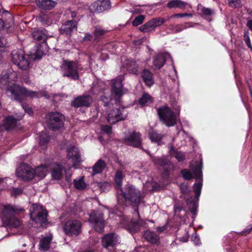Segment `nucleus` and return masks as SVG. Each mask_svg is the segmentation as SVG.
I'll return each instance as SVG.
<instances>
[{
	"label": "nucleus",
	"mask_w": 252,
	"mask_h": 252,
	"mask_svg": "<svg viewBox=\"0 0 252 252\" xmlns=\"http://www.w3.org/2000/svg\"><path fill=\"white\" fill-rule=\"evenodd\" d=\"M124 177L125 175L122 170H118L116 171L114 181L117 189L118 203L122 205H124V202L126 201L131 202L136 205L139 204L141 199L140 193L132 186L127 185L125 191L122 189V180Z\"/></svg>",
	"instance_id": "f257e3e1"
},
{
	"label": "nucleus",
	"mask_w": 252,
	"mask_h": 252,
	"mask_svg": "<svg viewBox=\"0 0 252 252\" xmlns=\"http://www.w3.org/2000/svg\"><path fill=\"white\" fill-rule=\"evenodd\" d=\"M190 167L194 174V178L196 179L199 180V181L198 183H195L193 186V191L195 196L193 197L191 196L190 198H187V203L190 211L193 214H195L202 187V174L201 165L199 162L196 163L195 167H194L193 164L191 163Z\"/></svg>",
	"instance_id": "f03ea898"
},
{
	"label": "nucleus",
	"mask_w": 252,
	"mask_h": 252,
	"mask_svg": "<svg viewBox=\"0 0 252 252\" xmlns=\"http://www.w3.org/2000/svg\"><path fill=\"white\" fill-rule=\"evenodd\" d=\"M66 152V160L63 162V164H64V171L66 174V180L69 182L71 175V168H78L83 159L78 148L75 145L67 147Z\"/></svg>",
	"instance_id": "7ed1b4c3"
},
{
	"label": "nucleus",
	"mask_w": 252,
	"mask_h": 252,
	"mask_svg": "<svg viewBox=\"0 0 252 252\" xmlns=\"http://www.w3.org/2000/svg\"><path fill=\"white\" fill-rule=\"evenodd\" d=\"M173 109L174 111H172L168 106L164 105L158 110L160 120L167 126H173L176 124L177 116L180 113V107L177 106Z\"/></svg>",
	"instance_id": "20e7f679"
},
{
	"label": "nucleus",
	"mask_w": 252,
	"mask_h": 252,
	"mask_svg": "<svg viewBox=\"0 0 252 252\" xmlns=\"http://www.w3.org/2000/svg\"><path fill=\"white\" fill-rule=\"evenodd\" d=\"M60 68L61 72L64 77L73 80L79 79V70L81 69V68L77 62L64 60Z\"/></svg>",
	"instance_id": "39448f33"
},
{
	"label": "nucleus",
	"mask_w": 252,
	"mask_h": 252,
	"mask_svg": "<svg viewBox=\"0 0 252 252\" xmlns=\"http://www.w3.org/2000/svg\"><path fill=\"white\" fill-rule=\"evenodd\" d=\"M6 93L12 98L18 101H21L28 96L32 97L39 96L36 92L28 91L24 88H21L15 84L8 86L6 90Z\"/></svg>",
	"instance_id": "423d86ee"
},
{
	"label": "nucleus",
	"mask_w": 252,
	"mask_h": 252,
	"mask_svg": "<svg viewBox=\"0 0 252 252\" xmlns=\"http://www.w3.org/2000/svg\"><path fill=\"white\" fill-rule=\"evenodd\" d=\"M0 210L1 211L2 221L6 226L9 228H17L20 226V220L13 217L15 210L11 206L0 205Z\"/></svg>",
	"instance_id": "0eeeda50"
},
{
	"label": "nucleus",
	"mask_w": 252,
	"mask_h": 252,
	"mask_svg": "<svg viewBox=\"0 0 252 252\" xmlns=\"http://www.w3.org/2000/svg\"><path fill=\"white\" fill-rule=\"evenodd\" d=\"M124 76L123 75H119L116 79L113 81L111 97L105 96H101V100L103 102L105 106L107 105L110 100L112 98L116 100H118L125 93L122 84Z\"/></svg>",
	"instance_id": "6e6552de"
},
{
	"label": "nucleus",
	"mask_w": 252,
	"mask_h": 252,
	"mask_svg": "<svg viewBox=\"0 0 252 252\" xmlns=\"http://www.w3.org/2000/svg\"><path fill=\"white\" fill-rule=\"evenodd\" d=\"M31 218L36 223L42 225L47 220V213L43 206L38 204H33L31 208Z\"/></svg>",
	"instance_id": "1a4fd4ad"
},
{
	"label": "nucleus",
	"mask_w": 252,
	"mask_h": 252,
	"mask_svg": "<svg viewBox=\"0 0 252 252\" xmlns=\"http://www.w3.org/2000/svg\"><path fill=\"white\" fill-rule=\"evenodd\" d=\"M13 63L22 70H27L29 68L28 58L25 56V53L21 49L15 50L11 53Z\"/></svg>",
	"instance_id": "9d476101"
},
{
	"label": "nucleus",
	"mask_w": 252,
	"mask_h": 252,
	"mask_svg": "<svg viewBox=\"0 0 252 252\" xmlns=\"http://www.w3.org/2000/svg\"><path fill=\"white\" fill-rule=\"evenodd\" d=\"M127 117V113L124 108L112 109L107 110L106 117L110 124H114L117 122L125 120Z\"/></svg>",
	"instance_id": "9b49d317"
},
{
	"label": "nucleus",
	"mask_w": 252,
	"mask_h": 252,
	"mask_svg": "<svg viewBox=\"0 0 252 252\" xmlns=\"http://www.w3.org/2000/svg\"><path fill=\"white\" fill-rule=\"evenodd\" d=\"M63 229L66 235L76 236L81 232V223L77 220H69L65 223Z\"/></svg>",
	"instance_id": "f8f14e48"
},
{
	"label": "nucleus",
	"mask_w": 252,
	"mask_h": 252,
	"mask_svg": "<svg viewBox=\"0 0 252 252\" xmlns=\"http://www.w3.org/2000/svg\"><path fill=\"white\" fill-rule=\"evenodd\" d=\"M89 222L95 230L102 232L104 226L102 215L98 212H94L90 215Z\"/></svg>",
	"instance_id": "ddd939ff"
},
{
	"label": "nucleus",
	"mask_w": 252,
	"mask_h": 252,
	"mask_svg": "<svg viewBox=\"0 0 252 252\" xmlns=\"http://www.w3.org/2000/svg\"><path fill=\"white\" fill-rule=\"evenodd\" d=\"M16 174L17 177L24 181H29L34 177L33 170L25 163H23L18 167Z\"/></svg>",
	"instance_id": "4468645a"
},
{
	"label": "nucleus",
	"mask_w": 252,
	"mask_h": 252,
	"mask_svg": "<svg viewBox=\"0 0 252 252\" xmlns=\"http://www.w3.org/2000/svg\"><path fill=\"white\" fill-rule=\"evenodd\" d=\"M64 117L59 112L51 113L48 115V124L52 129H58L63 126Z\"/></svg>",
	"instance_id": "2eb2a0df"
},
{
	"label": "nucleus",
	"mask_w": 252,
	"mask_h": 252,
	"mask_svg": "<svg viewBox=\"0 0 252 252\" xmlns=\"http://www.w3.org/2000/svg\"><path fill=\"white\" fill-rule=\"evenodd\" d=\"M165 20L161 17L153 18L144 25H142L140 27V30L144 32H148L152 31L155 29L163 24Z\"/></svg>",
	"instance_id": "dca6fc26"
},
{
	"label": "nucleus",
	"mask_w": 252,
	"mask_h": 252,
	"mask_svg": "<svg viewBox=\"0 0 252 252\" xmlns=\"http://www.w3.org/2000/svg\"><path fill=\"white\" fill-rule=\"evenodd\" d=\"M126 144L127 145L139 147L141 145V138L139 133L132 132L126 135L124 139Z\"/></svg>",
	"instance_id": "f3484780"
},
{
	"label": "nucleus",
	"mask_w": 252,
	"mask_h": 252,
	"mask_svg": "<svg viewBox=\"0 0 252 252\" xmlns=\"http://www.w3.org/2000/svg\"><path fill=\"white\" fill-rule=\"evenodd\" d=\"M63 168H64V165H63L57 163H51L49 164V169L51 170V175L52 177L55 180H60L63 177ZM64 171V169H63ZM65 176L66 174L65 171Z\"/></svg>",
	"instance_id": "a211bd4d"
},
{
	"label": "nucleus",
	"mask_w": 252,
	"mask_h": 252,
	"mask_svg": "<svg viewBox=\"0 0 252 252\" xmlns=\"http://www.w3.org/2000/svg\"><path fill=\"white\" fill-rule=\"evenodd\" d=\"M102 243L103 246L105 248L109 247H113L119 243V239L117 235L115 233H111L105 235L102 238Z\"/></svg>",
	"instance_id": "6ab92c4d"
},
{
	"label": "nucleus",
	"mask_w": 252,
	"mask_h": 252,
	"mask_svg": "<svg viewBox=\"0 0 252 252\" xmlns=\"http://www.w3.org/2000/svg\"><path fill=\"white\" fill-rule=\"evenodd\" d=\"M93 101L92 98L89 95H84L76 97L72 103L74 107H89Z\"/></svg>",
	"instance_id": "aec40b11"
},
{
	"label": "nucleus",
	"mask_w": 252,
	"mask_h": 252,
	"mask_svg": "<svg viewBox=\"0 0 252 252\" xmlns=\"http://www.w3.org/2000/svg\"><path fill=\"white\" fill-rule=\"evenodd\" d=\"M77 30V23L73 20L65 22L61 27L60 31L61 34L70 35L72 32Z\"/></svg>",
	"instance_id": "412c9836"
},
{
	"label": "nucleus",
	"mask_w": 252,
	"mask_h": 252,
	"mask_svg": "<svg viewBox=\"0 0 252 252\" xmlns=\"http://www.w3.org/2000/svg\"><path fill=\"white\" fill-rule=\"evenodd\" d=\"M16 73L13 71L9 72H3L0 78V83L3 85H7L12 83L17 80Z\"/></svg>",
	"instance_id": "4be33fe9"
},
{
	"label": "nucleus",
	"mask_w": 252,
	"mask_h": 252,
	"mask_svg": "<svg viewBox=\"0 0 252 252\" xmlns=\"http://www.w3.org/2000/svg\"><path fill=\"white\" fill-rule=\"evenodd\" d=\"M35 2L38 7L44 10H50L57 4L55 1L51 0H36Z\"/></svg>",
	"instance_id": "5701e85b"
},
{
	"label": "nucleus",
	"mask_w": 252,
	"mask_h": 252,
	"mask_svg": "<svg viewBox=\"0 0 252 252\" xmlns=\"http://www.w3.org/2000/svg\"><path fill=\"white\" fill-rule=\"evenodd\" d=\"M49 169V165H41L37 167L34 170H33L34 177H37L41 179L45 177L48 169Z\"/></svg>",
	"instance_id": "b1692460"
},
{
	"label": "nucleus",
	"mask_w": 252,
	"mask_h": 252,
	"mask_svg": "<svg viewBox=\"0 0 252 252\" xmlns=\"http://www.w3.org/2000/svg\"><path fill=\"white\" fill-rule=\"evenodd\" d=\"M36 20L43 26H49L53 22L52 15L46 13H42L36 18Z\"/></svg>",
	"instance_id": "393cba45"
},
{
	"label": "nucleus",
	"mask_w": 252,
	"mask_h": 252,
	"mask_svg": "<svg viewBox=\"0 0 252 252\" xmlns=\"http://www.w3.org/2000/svg\"><path fill=\"white\" fill-rule=\"evenodd\" d=\"M168 56L166 54L158 55L154 61L153 67L155 69H159L165 63L166 57Z\"/></svg>",
	"instance_id": "a878e982"
},
{
	"label": "nucleus",
	"mask_w": 252,
	"mask_h": 252,
	"mask_svg": "<svg viewBox=\"0 0 252 252\" xmlns=\"http://www.w3.org/2000/svg\"><path fill=\"white\" fill-rule=\"evenodd\" d=\"M17 119L12 116H7L5 118L3 122V126L7 130L13 128L16 125Z\"/></svg>",
	"instance_id": "bb28decb"
},
{
	"label": "nucleus",
	"mask_w": 252,
	"mask_h": 252,
	"mask_svg": "<svg viewBox=\"0 0 252 252\" xmlns=\"http://www.w3.org/2000/svg\"><path fill=\"white\" fill-rule=\"evenodd\" d=\"M187 5V2L181 0H172L167 3V7L170 9L179 8L183 9Z\"/></svg>",
	"instance_id": "cd10ccee"
},
{
	"label": "nucleus",
	"mask_w": 252,
	"mask_h": 252,
	"mask_svg": "<svg viewBox=\"0 0 252 252\" xmlns=\"http://www.w3.org/2000/svg\"><path fill=\"white\" fill-rule=\"evenodd\" d=\"M52 240L51 236H48L43 238L39 243V249L43 252L48 251L50 248V245Z\"/></svg>",
	"instance_id": "c85d7f7f"
},
{
	"label": "nucleus",
	"mask_w": 252,
	"mask_h": 252,
	"mask_svg": "<svg viewBox=\"0 0 252 252\" xmlns=\"http://www.w3.org/2000/svg\"><path fill=\"white\" fill-rule=\"evenodd\" d=\"M106 166L105 162L102 159H99L92 168L93 175L101 173Z\"/></svg>",
	"instance_id": "c756f323"
},
{
	"label": "nucleus",
	"mask_w": 252,
	"mask_h": 252,
	"mask_svg": "<svg viewBox=\"0 0 252 252\" xmlns=\"http://www.w3.org/2000/svg\"><path fill=\"white\" fill-rule=\"evenodd\" d=\"M141 76L147 85L151 86L154 84L153 75L149 70H144L142 72Z\"/></svg>",
	"instance_id": "7c9ffc66"
},
{
	"label": "nucleus",
	"mask_w": 252,
	"mask_h": 252,
	"mask_svg": "<svg viewBox=\"0 0 252 252\" xmlns=\"http://www.w3.org/2000/svg\"><path fill=\"white\" fill-rule=\"evenodd\" d=\"M143 224L144 221L141 220H138L137 222L132 221L127 226V229L130 233L133 234L137 232Z\"/></svg>",
	"instance_id": "2f4dec72"
},
{
	"label": "nucleus",
	"mask_w": 252,
	"mask_h": 252,
	"mask_svg": "<svg viewBox=\"0 0 252 252\" xmlns=\"http://www.w3.org/2000/svg\"><path fill=\"white\" fill-rule=\"evenodd\" d=\"M144 237L148 241L153 244L157 243L159 240V237L153 232L150 231H145Z\"/></svg>",
	"instance_id": "473e14b6"
},
{
	"label": "nucleus",
	"mask_w": 252,
	"mask_h": 252,
	"mask_svg": "<svg viewBox=\"0 0 252 252\" xmlns=\"http://www.w3.org/2000/svg\"><path fill=\"white\" fill-rule=\"evenodd\" d=\"M32 37L34 39L40 41H44L47 38L45 31L36 30L32 33Z\"/></svg>",
	"instance_id": "72a5a7b5"
},
{
	"label": "nucleus",
	"mask_w": 252,
	"mask_h": 252,
	"mask_svg": "<svg viewBox=\"0 0 252 252\" xmlns=\"http://www.w3.org/2000/svg\"><path fill=\"white\" fill-rule=\"evenodd\" d=\"M124 65L126 66V68L127 70L133 74L136 73L137 71V67L135 62L130 60H127L126 61Z\"/></svg>",
	"instance_id": "f704fd0d"
},
{
	"label": "nucleus",
	"mask_w": 252,
	"mask_h": 252,
	"mask_svg": "<svg viewBox=\"0 0 252 252\" xmlns=\"http://www.w3.org/2000/svg\"><path fill=\"white\" fill-rule=\"evenodd\" d=\"M124 65L126 66V68L127 70L133 74L136 73L137 71V67L135 62L130 60H127L126 61Z\"/></svg>",
	"instance_id": "c9c22d12"
},
{
	"label": "nucleus",
	"mask_w": 252,
	"mask_h": 252,
	"mask_svg": "<svg viewBox=\"0 0 252 252\" xmlns=\"http://www.w3.org/2000/svg\"><path fill=\"white\" fill-rule=\"evenodd\" d=\"M74 185L75 188L79 190L84 189L87 186L86 184L84 181V177H79L78 179L74 180Z\"/></svg>",
	"instance_id": "e433bc0d"
},
{
	"label": "nucleus",
	"mask_w": 252,
	"mask_h": 252,
	"mask_svg": "<svg viewBox=\"0 0 252 252\" xmlns=\"http://www.w3.org/2000/svg\"><path fill=\"white\" fill-rule=\"evenodd\" d=\"M152 101L151 97L148 94H144L139 99V102L141 105H148Z\"/></svg>",
	"instance_id": "4c0bfd02"
},
{
	"label": "nucleus",
	"mask_w": 252,
	"mask_h": 252,
	"mask_svg": "<svg viewBox=\"0 0 252 252\" xmlns=\"http://www.w3.org/2000/svg\"><path fill=\"white\" fill-rule=\"evenodd\" d=\"M49 137L45 132H42L39 135V145L44 148L45 145L49 141Z\"/></svg>",
	"instance_id": "58836bf2"
},
{
	"label": "nucleus",
	"mask_w": 252,
	"mask_h": 252,
	"mask_svg": "<svg viewBox=\"0 0 252 252\" xmlns=\"http://www.w3.org/2000/svg\"><path fill=\"white\" fill-rule=\"evenodd\" d=\"M98 1L100 3L99 4L101 12L111 8V3L109 0H98Z\"/></svg>",
	"instance_id": "ea45409f"
},
{
	"label": "nucleus",
	"mask_w": 252,
	"mask_h": 252,
	"mask_svg": "<svg viewBox=\"0 0 252 252\" xmlns=\"http://www.w3.org/2000/svg\"><path fill=\"white\" fill-rule=\"evenodd\" d=\"M99 4H100V3L99 2L98 0L93 2L90 6V10L93 12H101Z\"/></svg>",
	"instance_id": "a19ab883"
},
{
	"label": "nucleus",
	"mask_w": 252,
	"mask_h": 252,
	"mask_svg": "<svg viewBox=\"0 0 252 252\" xmlns=\"http://www.w3.org/2000/svg\"><path fill=\"white\" fill-rule=\"evenodd\" d=\"M180 189L182 192V197L187 198L188 195L191 193L190 190L189 189L188 186L187 184H183L180 186Z\"/></svg>",
	"instance_id": "79ce46f5"
},
{
	"label": "nucleus",
	"mask_w": 252,
	"mask_h": 252,
	"mask_svg": "<svg viewBox=\"0 0 252 252\" xmlns=\"http://www.w3.org/2000/svg\"><path fill=\"white\" fill-rule=\"evenodd\" d=\"M149 135L152 141L159 143L161 139V136L160 134H158L156 132L152 131L150 132Z\"/></svg>",
	"instance_id": "37998d69"
},
{
	"label": "nucleus",
	"mask_w": 252,
	"mask_h": 252,
	"mask_svg": "<svg viewBox=\"0 0 252 252\" xmlns=\"http://www.w3.org/2000/svg\"><path fill=\"white\" fill-rule=\"evenodd\" d=\"M98 187L103 191L109 190L111 188V184L108 182H100L97 183Z\"/></svg>",
	"instance_id": "c03bdc74"
},
{
	"label": "nucleus",
	"mask_w": 252,
	"mask_h": 252,
	"mask_svg": "<svg viewBox=\"0 0 252 252\" xmlns=\"http://www.w3.org/2000/svg\"><path fill=\"white\" fill-rule=\"evenodd\" d=\"M244 40L248 48L252 51V46L251 43L250 38L249 35V32L245 31L244 34Z\"/></svg>",
	"instance_id": "a18cd8bd"
},
{
	"label": "nucleus",
	"mask_w": 252,
	"mask_h": 252,
	"mask_svg": "<svg viewBox=\"0 0 252 252\" xmlns=\"http://www.w3.org/2000/svg\"><path fill=\"white\" fill-rule=\"evenodd\" d=\"M144 20V16L140 15L135 18L132 22V25L133 26H137L141 24Z\"/></svg>",
	"instance_id": "49530a36"
},
{
	"label": "nucleus",
	"mask_w": 252,
	"mask_h": 252,
	"mask_svg": "<svg viewBox=\"0 0 252 252\" xmlns=\"http://www.w3.org/2000/svg\"><path fill=\"white\" fill-rule=\"evenodd\" d=\"M106 31L102 29L100 27H97L95 28L94 34L96 38L103 35Z\"/></svg>",
	"instance_id": "de8ad7c7"
},
{
	"label": "nucleus",
	"mask_w": 252,
	"mask_h": 252,
	"mask_svg": "<svg viewBox=\"0 0 252 252\" xmlns=\"http://www.w3.org/2000/svg\"><path fill=\"white\" fill-rule=\"evenodd\" d=\"M181 173L183 177L187 180H189L192 178L191 173L187 169L183 170Z\"/></svg>",
	"instance_id": "09e8293b"
},
{
	"label": "nucleus",
	"mask_w": 252,
	"mask_h": 252,
	"mask_svg": "<svg viewBox=\"0 0 252 252\" xmlns=\"http://www.w3.org/2000/svg\"><path fill=\"white\" fill-rule=\"evenodd\" d=\"M111 127L108 126H101V132L103 134L109 135L111 133Z\"/></svg>",
	"instance_id": "8fccbe9b"
},
{
	"label": "nucleus",
	"mask_w": 252,
	"mask_h": 252,
	"mask_svg": "<svg viewBox=\"0 0 252 252\" xmlns=\"http://www.w3.org/2000/svg\"><path fill=\"white\" fill-rule=\"evenodd\" d=\"M192 15L191 14H188V13H178V14H175L171 16L170 17V18H182L185 16H188L189 17H192Z\"/></svg>",
	"instance_id": "3c124183"
},
{
	"label": "nucleus",
	"mask_w": 252,
	"mask_h": 252,
	"mask_svg": "<svg viewBox=\"0 0 252 252\" xmlns=\"http://www.w3.org/2000/svg\"><path fill=\"white\" fill-rule=\"evenodd\" d=\"M43 55V52L41 50L38 49L36 52L33 55L34 59H39Z\"/></svg>",
	"instance_id": "603ef678"
},
{
	"label": "nucleus",
	"mask_w": 252,
	"mask_h": 252,
	"mask_svg": "<svg viewBox=\"0 0 252 252\" xmlns=\"http://www.w3.org/2000/svg\"><path fill=\"white\" fill-rule=\"evenodd\" d=\"M229 4L232 7H236L239 5V0H228Z\"/></svg>",
	"instance_id": "864d4df0"
},
{
	"label": "nucleus",
	"mask_w": 252,
	"mask_h": 252,
	"mask_svg": "<svg viewBox=\"0 0 252 252\" xmlns=\"http://www.w3.org/2000/svg\"><path fill=\"white\" fill-rule=\"evenodd\" d=\"M23 108L25 111L30 115H32L33 114V111L31 107L26 104H22Z\"/></svg>",
	"instance_id": "5fc2aeb1"
},
{
	"label": "nucleus",
	"mask_w": 252,
	"mask_h": 252,
	"mask_svg": "<svg viewBox=\"0 0 252 252\" xmlns=\"http://www.w3.org/2000/svg\"><path fill=\"white\" fill-rule=\"evenodd\" d=\"M175 158L178 161H182L185 158V155L183 153L178 152L176 153Z\"/></svg>",
	"instance_id": "6e6d98bb"
},
{
	"label": "nucleus",
	"mask_w": 252,
	"mask_h": 252,
	"mask_svg": "<svg viewBox=\"0 0 252 252\" xmlns=\"http://www.w3.org/2000/svg\"><path fill=\"white\" fill-rule=\"evenodd\" d=\"M202 12L205 15H210L213 13V11L211 9L207 8H204L202 9Z\"/></svg>",
	"instance_id": "4d7b16f0"
},
{
	"label": "nucleus",
	"mask_w": 252,
	"mask_h": 252,
	"mask_svg": "<svg viewBox=\"0 0 252 252\" xmlns=\"http://www.w3.org/2000/svg\"><path fill=\"white\" fill-rule=\"evenodd\" d=\"M22 192V190L21 189L18 188L13 189L12 191V194L13 195H17L21 194Z\"/></svg>",
	"instance_id": "13d9d810"
},
{
	"label": "nucleus",
	"mask_w": 252,
	"mask_h": 252,
	"mask_svg": "<svg viewBox=\"0 0 252 252\" xmlns=\"http://www.w3.org/2000/svg\"><path fill=\"white\" fill-rule=\"evenodd\" d=\"M252 229V225H251L248 226V228H247L245 230H244L243 231V234L244 235H246V234L249 233L251 231Z\"/></svg>",
	"instance_id": "bf43d9fd"
},
{
	"label": "nucleus",
	"mask_w": 252,
	"mask_h": 252,
	"mask_svg": "<svg viewBox=\"0 0 252 252\" xmlns=\"http://www.w3.org/2000/svg\"><path fill=\"white\" fill-rule=\"evenodd\" d=\"M84 40H91L93 39V36L89 33H87L84 37Z\"/></svg>",
	"instance_id": "052dcab7"
},
{
	"label": "nucleus",
	"mask_w": 252,
	"mask_h": 252,
	"mask_svg": "<svg viewBox=\"0 0 252 252\" xmlns=\"http://www.w3.org/2000/svg\"><path fill=\"white\" fill-rule=\"evenodd\" d=\"M247 26L252 31V20H249L247 22Z\"/></svg>",
	"instance_id": "680f3d73"
},
{
	"label": "nucleus",
	"mask_w": 252,
	"mask_h": 252,
	"mask_svg": "<svg viewBox=\"0 0 252 252\" xmlns=\"http://www.w3.org/2000/svg\"><path fill=\"white\" fill-rule=\"evenodd\" d=\"M165 229V227L164 226L163 227H158L157 228V230L159 232H163Z\"/></svg>",
	"instance_id": "e2e57ef3"
},
{
	"label": "nucleus",
	"mask_w": 252,
	"mask_h": 252,
	"mask_svg": "<svg viewBox=\"0 0 252 252\" xmlns=\"http://www.w3.org/2000/svg\"><path fill=\"white\" fill-rule=\"evenodd\" d=\"M4 24L3 22L1 19H0V30H1L3 29Z\"/></svg>",
	"instance_id": "0e129e2a"
},
{
	"label": "nucleus",
	"mask_w": 252,
	"mask_h": 252,
	"mask_svg": "<svg viewBox=\"0 0 252 252\" xmlns=\"http://www.w3.org/2000/svg\"><path fill=\"white\" fill-rule=\"evenodd\" d=\"M181 240L184 242H186L188 241V236H185L181 239Z\"/></svg>",
	"instance_id": "69168bd1"
},
{
	"label": "nucleus",
	"mask_w": 252,
	"mask_h": 252,
	"mask_svg": "<svg viewBox=\"0 0 252 252\" xmlns=\"http://www.w3.org/2000/svg\"><path fill=\"white\" fill-rule=\"evenodd\" d=\"M136 252H144L142 248H139L135 250Z\"/></svg>",
	"instance_id": "338daca9"
},
{
	"label": "nucleus",
	"mask_w": 252,
	"mask_h": 252,
	"mask_svg": "<svg viewBox=\"0 0 252 252\" xmlns=\"http://www.w3.org/2000/svg\"><path fill=\"white\" fill-rule=\"evenodd\" d=\"M71 16L72 18H74L76 16V13L75 11H72L71 13Z\"/></svg>",
	"instance_id": "774afa93"
}]
</instances>
